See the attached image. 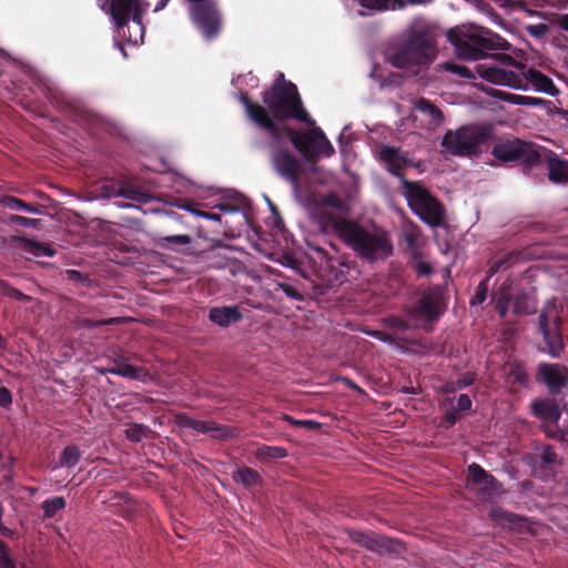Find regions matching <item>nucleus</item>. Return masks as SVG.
<instances>
[{
  "instance_id": "nucleus-1",
  "label": "nucleus",
  "mask_w": 568,
  "mask_h": 568,
  "mask_svg": "<svg viewBox=\"0 0 568 568\" xmlns=\"http://www.w3.org/2000/svg\"><path fill=\"white\" fill-rule=\"evenodd\" d=\"M239 101L244 108L245 115L257 128L267 132L271 136L268 143L270 158L273 168L294 189L298 187L301 178V163L284 142V132L281 125L274 124L266 115L261 104L253 102L246 92L239 94Z\"/></svg>"
},
{
  "instance_id": "nucleus-2",
  "label": "nucleus",
  "mask_w": 568,
  "mask_h": 568,
  "mask_svg": "<svg viewBox=\"0 0 568 568\" xmlns=\"http://www.w3.org/2000/svg\"><path fill=\"white\" fill-rule=\"evenodd\" d=\"M336 232L348 247L368 261L385 260L393 255L389 233L383 229L367 230L351 220H338Z\"/></svg>"
},
{
  "instance_id": "nucleus-3",
  "label": "nucleus",
  "mask_w": 568,
  "mask_h": 568,
  "mask_svg": "<svg viewBox=\"0 0 568 568\" xmlns=\"http://www.w3.org/2000/svg\"><path fill=\"white\" fill-rule=\"evenodd\" d=\"M436 54L434 31L423 23H415L389 61L396 68L407 69L417 74L422 67L428 65L436 58Z\"/></svg>"
},
{
  "instance_id": "nucleus-4",
  "label": "nucleus",
  "mask_w": 568,
  "mask_h": 568,
  "mask_svg": "<svg viewBox=\"0 0 568 568\" xmlns=\"http://www.w3.org/2000/svg\"><path fill=\"white\" fill-rule=\"evenodd\" d=\"M261 105L268 119L274 124L284 125L286 121L296 120L306 125H314L315 120L310 115L303 105L297 87L290 83L286 88L277 84L262 92Z\"/></svg>"
},
{
  "instance_id": "nucleus-5",
  "label": "nucleus",
  "mask_w": 568,
  "mask_h": 568,
  "mask_svg": "<svg viewBox=\"0 0 568 568\" xmlns=\"http://www.w3.org/2000/svg\"><path fill=\"white\" fill-rule=\"evenodd\" d=\"M447 39L455 47L457 55L465 60H480L486 58L489 51L506 49L509 45L500 36L481 27L449 29Z\"/></svg>"
},
{
  "instance_id": "nucleus-6",
  "label": "nucleus",
  "mask_w": 568,
  "mask_h": 568,
  "mask_svg": "<svg viewBox=\"0 0 568 568\" xmlns=\"http://www.w3.org/2000/svg\"><path fill=\"white\" fill-rule=\"evenodd\" d=\"M491 124L471 123L457 130H448L442 140V146L457 156H473L480 152V146L493 138Z\"/></svg>"
},
{
  "instance_id": "nucleus-7",
  "label": "nucleus",
  "mask_w": 568,
  "mask_h": 568,
  "mask_svg": "<svg viewBox=\"0 0 568 568\" xmlns=\"http://www.w3.org/2000/svg\"><path fill=\"white\" fill-rule=\"evenodd\" d=\"M403 194L410 211L424 223L439 227L445 222L443 204L420 183L404 180Z\"/></svg>"
},
{
  "instance_id": "nucleus-8",
  "label": "nucleus",
  "mask_w": 568,
  "mask_h": 568,
  "mask_svg": "<svg viewBox=\"0 0 568 568\" xmlns=\"http://www.w3.org/2000/svg\"><path fill=\"white\" fill-rule=\"evenodd\" d=\"M308 129L296 130L291 125H281L285 138H287L294 148L308 161H316L321 156L329 158L335 153V149L326 138L323 130L314 125Z\"/></svg>"
},
{
  "instance_id": "nucleus-9",
  "label": "nucleus",
  "mask_w": 568,
  "mask_h": 568,
  "mask_svg": "<svg viewBox=\"0 0 568 568\" xmlns=\"http://www.w3.org/2000/svg\"><path fill=\"white\" fill-rule=\"evenodd\" d=\"M491 58V62L476 64L479 77L497 85L520 87L525 65L506 53H496Z\"/></svg>"
},
{
  "instance_id": "nucleus-10",
  "label": "nucleus",
  "mask_w": 568,
  "mask_h": 568,
  "mask_svg": "<svg viewBox=\"0 0 568 568\" xmlns=\"http://www.w3.org/2000/svg\"><path fill=\"white\" fill-rule=\"evenodd\" d=\"M491 154L503 162H520L525 169H531L542 162V154L539 148L535 143L519 139L496 143Z\"/></svg>"
},
{
  "instance_id": "nucleus-11",
  "label": "nucleus",
  "mask_w": 568,
  "mask_h": 568,
  "mask_svg": "<svg viewBox=\"0 0 568 568\" xmlns=\"http://www.w3.org/2000/svg\"><path fill=\"white\" fill-rule=\"evenodd\" d=\"M444 296L440 292H428L409 313V323L397 321V326L406 329L409 326L424 327L426 324L437 320L444 312Z\"/></svg>"
},
{
  "instance_id": "nucleus-12",
  "label": "nucleus",
  "mask_w": 568,
  "mask_h": 568,
  "mask_svg": "<svg viewBox=\"0 0 568 568\" xmlns=\"http://www.w3.org/2000/svg\"><path fill=\"white\" fill-rule=\"evenodd\" d=\"M560 316L555 302H547L539 316V328L552 357H559L564 348L559 333Z\"/></svg>"
},
{
  "instance_id": "nucleus-13",
  "label": "nucleus",
  "mask_w": 568,
  "mask_h": 568,
  "mask_svg": "<svg viewBox=\"0 0 568 568\" xmlns=\"http://www.w3.org/2000/svg\"><path fill=\"white\" fill-rule=\"evenodd\" d=\"M190 18L207 41L215 39L222 29V18L214 3L192 4Z\"/></svg>"
},
{
  "instance_id": "nucleus-14",
  "label": "nucleus",
  "mask_w": 568,
  "mask_h": 568,
  "mask_svg": "<svg viewBox=\"0 0 568 568\" xmlns=\"http://www.w3.org/2000/svg\"><path fill=\"white\" fill-rule=\"evenodd\" d=\"M349 538L353 542L379 555H399L404 550V546L399 540H394L383 535L352 531L349 532Z\"/></svg>"
},
{
  "instance_id": "nucleus-15",
  "label": "nucleus",
  "mask_w": 568,
  "mask_h": 568,
  "mask_svg": "<svg viewBox=\"0 0 568 568\" xmlns=\"http://www.w3.org/2000/svg\"><path fill=\"white\" fill-rule=\"evenodd\" d=\"M378 158L385 164L387 171L400 180L403 187L404 180H406L403 171L407 166L419 168V163H414L406 152L396 146L383 145L379 149Z\"/></svg>"
},
{
  "instance_id": "nucleus-16",
  "label": "nucleus",
  "mask_w": 568,
  "mask_h": 568,
  "mask_svg": "<svg viewBox=\"0 0 568 568\" xmlns=\"http://www.w3.org/2000/svg\"><path fill=\"white\" fill-rule=\"evenodd\" d=\"M110 12L118 29L124 28L131 17L142 28L143 8L140 0H111Z\"/></svg>"
},
{
  "instance_id": "nucleus-17",
  "label": "nucleus",
  "mask_w": 568,
  "mask_h": 568,
  "mask_svg": "<svg viewBox=\"0 0 568 568\" xmlns=\"http://www.w3.org/2000/svg\"><path fill=\"white\" fill-rule=\"evenodd\" d=\"M468 469L470 475L469 487L478 493L480 499L487 500L500 493V487L496 479L479 465L471 464Z\"/></svg>"
},
{
  "instance_id": "nucleus-18",
  "label": "nucleus",
  "mask_w": 568,
  "mask_h": 568,
  "mask_svg": "<svg viewBox=\"0 0 568 568\" xmlns=\"http://www.w3.org/2000/svg\"><path fill=\"white\" fill-rule=\"evenodd\" d=\"M175 424L181 428L192 429L196 433L209 434L213 438L225 439L231 436V430L211 420H197L185 414H179L174 418Z\"/></svg>"
},
{
  "instance_id": "nucleus-19",
  "label": "nucleus",
  "mask_w": 568,
  "mask_h": 568,
  "mask_svg": "<svg viewBox=\"0 0 568 568\" xmlns=\"http://www.w3.org/2000/svg\"><path fill=\"white\" fill-rule=\"evenodd\" d=\"M538 377L551 393H558L568 382V369L559 364L542 363L538 366Z\"/></svg>"
},
{
  "instance_id": "nucleus-20",
  "label": "nucleus",
  "mask_w": 568,
  "mask_h": 568,
  "mask_svg": "<svg viewBox=\"0 0 568 568\" xmlns=\"http://www.w3.org/2000/svg\"><path fill=\"white\" fill-rule=\"evenodd\" d=\"M513 287L514 286H503L500 291V297L505 301V304L498 305L499 313L504 316L509 306L513 307L514 312L517 314H529L532 313L536 308L535 301L529 295H517L515 300H513Z\"/></svg>"
},
{
  "instance_id": "nucleus-21",
  "label": "nucleus",
  "mask_w": 568,
  "mask_h": 568,
  "mask_svg": "<svg viewBox=\"0 0 568 568\" xmlns=\"http://www.w3.org/2000/svg\"><path fill=\"white\" fill-rule=\"evenodd\" d=\"M531 408L534 415L546 425L548 434L550 429L557 428L561 420V414L558 404L554 399L536 400L531 404Z\"/></svg>"
},
{
  "instance_id": "nucleus-22",
  "label": "nucleus",
  "mask_w": 568,
  "mask_h": 568,
  "mask_svg": "<svg viewBox=\"0 0 568 568\" xmlns=\"http://www.w3.org/2000/svg\"><path fill=\"white\" fill-rule=\"evenodd\" d=\"M414 109L424 116V128L427 130H436L445 122L442 110L426 98L417 99Z\"/></svg>"
},
{
  "instance_id": "nucleus-23",
  "label": "nucleus",
  "mask_w": 568,
  "mask_h": 568,
  "mask_svg": "<svg viewBox=\"0 0 568 568\" xmlns=\"http://www.w3.org/2000/svg\"><path fill=\"white\" fill-rule=\"evenodd\" d=\"M542 151L547 155L549 180L555 183H568V161L560 160L552 153L548 154L545 149Z\"/></svg>"
},
{
  "instance_id": "nucleus-24",
  "label": "nucleus",
  "mask_w": 568,
  "mask_h": 568,
  "mask_svg": "<svg viewBox=\"0 0 568 568\" xmlns=\"http://www.w3.org/2000/svg\"><path fill=\"white\" fill-rule=\"evenodd\" d=\"M203 258H216L215 262L210 263V266L219 268L225 274L236 276L237 274L245 273V267L242 263L236 260L216 257L213 250L203 252Z\"/></svg>"
},
{
  "instance_id": "nucleus-25",
  "label": "nucleus",
  "mask_w": 568,
  "mask_h": 568,
  "mask_svg": "<svg viewBox=\"0 0 568 568\" xmlns=\"http://www.w3.org/2000/svg\"><path fill=\"white\" fill-rule=\"evenodd\" d=\"M525 78L535 87L536 90L540 92L550 95H555L557 93V89L552 80L537 69H528L525 73Z\"/></svg>"
},
{
  "instance_id": "nucleus-26",
  "label": "nucleus",
  "mask_w": 568,
  "mask_h": 568,
  "mask_svg": "<svg viewBox=\"0 0 568 568\" xmlns=\"http://www.w3.org/2000/svg\"><path fill=\"white\" fill-rule=\"evenodd\" d=\"M209 318L220 326H229L231 323L239 321L241 314L237 307L234 306L213 307L209 312Z\"/></svg>"
},
{
  "instance_id": "nucleus-27",
  "label": "nucleus",
  "mask_w": 568,
  "mask_h": 568,
  "mask_svg": "<svg viewBox=\"0 0 568 568\" xmlns=\"http://www.w3.org/2000/svg\"><path fill=\"white\" fill-rule=\"evenodd\" d=\"M18 246L23 250L26 253H29L36 257H42V256H53L55 254V250L43 242H37L33 240H29L26 237H18L17 239Z\"/></svg>"
},
{
  "instance_id": "nucleus-28",
  "label": "nucleus",
  "mask_w": 568,
  "mask_h": 568,
  "mask_svg": "<svg viewBox=\"0 0 568 568\" xmlns=\"http://www.w3.org/2000/svg\"><path fill=\"white\" fill-rule=\"evenodd\" d=\"M232 478L236 481L242 484L245 488H251L254 486L262 485V477L261 475L253 468L250 467H242L237 470L233 471Z\"/></svg>"
},
{
  "instance_id": "nucleus-29",
  "label": "nucleus",
  "mask_w": 568,
  "mask_h": 568,
  "mask_svg": "<svg viewBox=\"0 0 568 568\" xmlns=\"http://www.w3.org/2000/svg\"><path fill=\"white\" fill-rule=\"evenodd\" d=\"M517 258V254L510 252L491 261L487 271V276L481 280L479 284H486L494 274L509 268Z\"/></svg>"
},
{
  "instance_id": "nucleus-30",
  "label": "nucleus",
  "mask_w": 568,
  "mask_h": 568,
  "mask_svg": "<svg viewBox=\"0 0 568 568\" xmlns=\"http://www.w3.org/2000/svg\"><path fill=\"white\" fill-rule=\"evenodd\" d=\"M0 204L12 211H24L27 213H39V209L30 203L12 195H1Z\"/></svg>"
},
{
  "instance_id": "nucleus-31",
  "label": "nucleus",
  "mask_w": 568,
  "mask_h": 568,
  "mask_svg": "<svg viewBox=\"0 0 568 568\" xmlns=\"http://www.w3.org/2000/svg\"><path fill=\"white\" fill-rule=\"evenodd\" d=\"M287 456V450L281 446L262 445L255 450V457L262 462L282 459Z\"/></svg>"
},
{
  "instance_id": "nucleus-32",
  "label": "nucleus",
  "mask_w": 568,
  "mask_h": 568,
  "mask_svg": "<svg viewBox=\"0 0 568 568\" xmlns=\"http://www.w3.org/2000/svg\"><path fill=\"white\" fill-rule=\"evenodd\" d=\"M420 231L416 225H410L403 232V239L406 244V251L409 252L410 255L420 253L419 251V237Z\"/></svg>"
},
{
  "instance_id": "nucleus-33",
  "label": "nucleus",
  "mask_w": 568,
  "mask_h": 568,
  "mask_svg": "<svg viewBox=\"0 0 568 568\" xmlns=\"http://www.w3.org/2000/svg\"><path fill=\"white\" fill-rule=\"evenodd\" d=\"M408 265L419 277H426L433 273L432 264L423 257L422 253L410 255Z\"/></svg>"
},
{
  "instance_id": "nucleus-34",
  "label": "nucleus",
  "mask_w": 568,
  "mask_h": 568,
  "mask_svg": "<svg viewBox=\"0 0 568 568\" xmlns=\"http://www.w3.org/2000/svg\"><path fill=\"white\" fill-rule=\"evenodd\" d=\"M80 458L81 452L77 446H67L61 453L58 466L71 468L79 463Z\"/></svg>"
},
{
  "instance_id": "nucleus-35",
  "label": "nucleus",
  "mask_w": 568,
  "mask_h": 568,
  "mask_svg": "<svg viewBox=\"0 0 568 568\" xmlns=\"http://www.w3.org/2000/svg\"><path fill=\"white\" fill-rule=\"evenodd\" d=\"M65 507V500L61 496H55L50 499L44 500L41 504V509L43 510L44 518H52L55 514L62 510Z\"/></svg>"
},
{
  "instance_id": "nucleus-36",
  "label": "nucleus",
  "mask_w": 568,
  "mask_h": 568,
  "mask_svg": "<svg viewBox=\"0 0 568 568\" xmlns=\"http://www.w3.org/2000/svg\"><path fill=\"white\" fill-rule=\"evenodd\" d=\"M111 374H115L122 377L138 379L140 378V371L126 363L116 362L114 366L109 369Z\"/></svg>"
},
{
  "instance_id": "nucleus-37",
  "label": "nucleus",
  "mask_w": 568,
  "mask_h": 568,
  "mask_svg": "<svg viewBox=\"0 0 568 568\" xmlns=\"http://www.w3.org/2000/svg\"><path fill=\"white\" fill-rule=\"evenodd\" d=\"M119 253H114V261L118 264H131L133 260L136 257L138 251L128 246L126 244H120L118 247Z\"/></svg>"
},
{
  "instance_id": "nucleus-38",
  "label": "nucleus",
  "mask_w": 568,
  "mask_h": 568,
  "mask_svg": "<svg viewBox=\"0 0 568 568\" xmlns=\"http://www.w3.org/2000/svg\"><path fill=\"white\" fill-rule=\"evenodd\" d=\"M149 428L141 424H130L125 428V436L132 442H141L148 437Z\"/></svg>"
},
{
  "instance_id": "nucleus-39",
  "label": "nucleus",
  "mask_w": 568,
  "mask_h": 568,
  "mask_svg": "<svg viewBox=\"0 0 568 568\" xmlns=\"http://www.w3.org/2000/svg\"><path fill=\"white\" fill-rule=\"evenodd\" d=\"M191 242L189 235H170L160 239V244L166 248H176L179 246L186 245Z\"/></svg>"
},
{
  "instance_id": "nucleus-40",
  "label": "nucleus",
  "mask_w": 568,
  "mask_h": 568,
  "mask_svg": "<svg viewBox=\"0 0 568 568\" xmlns=\"http://www.w3.org/2000/svg\"><path fill=\"white\" fill-rule=\"evenodd\" d=\"M444 69L464 79H476L475 71L465 65H459L454 62H446L444 64Z\"/></svg>"
},
{
  "instance_id": "nucleus-41",
  "label": "nucleus",
  "mask_w": 568,
  "mask_h": 568,
  "mask_svg": "<svg viewBox=\"0 0 568 568\" xmlns=\"http://www.w3.org/2000/svg\"><path fill=\"white\" fill-rule=\"evenodd\" d=\"M72 120L80 125H91L99 122V118L97 114H93L85 110H75L72 115Z\"/></svg>"
},
{
  "instance_id": "nucleus-42",
  "label": "nucleus",
  "mask_w": 568,
  "mask_h": 568,
  "mask_svg": "<svg viewBox=\"0 0 568 568\" xmlns=\"http://www.w3.org/2000/svg\"><path fill=\"white\" fill-rule=\"evenodd\" d=\"M283 419L285 422L290 423L291 425H294V426H297V427H304V428L312 429V430L318 429L321 427L320 423H317L315 420H312V419L300 420V419L293 418L290 415H284Z\"/></svg>"
},
{
  "instance_id": "nucleus-43",
  "label": "nucleus",
  "mask_w": 568,
  "mask_h": 568,
  "mask_svg": "<svg viewBox=\"0 0 568 568\" xmlns=\"http://www.w3.org/2000/svg\"><path fill=\"white\" fill-rule=\"evenodd\" d=\"M362 7L372 10H383L387 8L388 0H359Z\"/></svg>"
},
{
  "instance_id": "nucleus-44",
  "label": "nucleus",
  "mask_w": 568,
  "mask_h": 568,
  "mask_svg": "<svg viewBox=\"0 0 568 568\" xmlns=\"http://www.w3.org/2000/svg\"><path fill=\"white\" fill-rule=\"evenodd\" d=\"M63 280L72 281V282H80L82 284L87 282V284H91V281L87 280V277H84V275L77 270L65 271V277Z\"/></svg>"
},
{
  "instance_id": "nucleus-45",
  "label": "nucleus",
  "mask_w": 568,
  "mask_h": 568,
  "mask_svg": "<svg viewBox=\"0 0 568 568\" xmlns=\"http://www.w3.org/2000/svg\"><path fill=\"white\" fill-rule=\"evenodd\" d=\"M120 194L135 201H140L143 197V193L135 187H122Z\"/></svg>"
},
{
  "instance_id": "nucleus-46",
  "label": "nucleus",
  "mask_w": 568,
  "mask_h": 568,
  "mask_svg": "<svg viewBox=\"0 0 568 568\" xmlns=\"http://www.w3.org/2000/svg\"><path fill=\"white\" fill-rule=\"evenodd\" d=\"M514 103L523 104V105H537L540 103V100L531 97H524V95H513V99L510 100Z\"/></svg>"
},
{
  "instance_id": "nucleus-47",
  "label": "nucleus",
  "mask_w": 568,
  "mask_h": 568,
  "mask_svg": "<svg viewBox=\"0 0 568 568\" xmlns=\"http://www.w3.org/2000/svg\"><path fill=\"white\" fill-rule=\"evenodd\" d=\"M3 294L9 297L17 298L20 301H29L31 298L30 296L23 294L22 292L14 288L13 286H6Z\"/></svg>"
},
{
  "instance_id": "nucleus-48",
  "label": "nucleus",
  "mask_w": 568,
  "mask_h": 568,
  "mask_svg": "<svg viewBox=\"0 0 568 568\" xmlns=\"http://www.w3.org/2000/svg\"><path fill=\"white\" fill-rule=\"evenodd\" d=\"M10 222L18 224L20 226L28 227V226H34L37 221L33 219H30V217L21 216V215H11Z\"/></svg>"
},
{
  "instance_id": "nucleus-49",
  "label": "nucleus",
  "mask_w": 568,
  "mask_h": 568,
  "mask_svg": "<svg viewBox=\"0 0 568 568\" xmlns=\"http://www.w3.org/2000/svg\"><path fill=\"white\" fill-rule=\"evenodd\" d=\"M471 408V400L468 395L462 394L457 399L456 409L465 412Z\"/></svg>"
},
{
  "instance_id": "nucleus-50",
  "label": "nucleus",
  "mask_w": 568,
  "mask_h": 568,
  "mask_svg": "<svg viewBox=\"0 0 568 568\" xmlns=\"http://www.w3.org/2000/svg\"><path fill=\"white\" fill-rule=\"evenodd\" d=\"M283 292L291 298L302 301L303 294L298 291L297 286H281Z\"/></svg>"
},
{
  "instance_id": "nucleus-51",
  "label": "nucleus",
  "mask_w": 568,
  "mask_h": 568,
  "mask_svg": "<svg viewBox=\"0 0 568 568\" xmlns=\"http://www.w3.org/2000/svg\"><path fill=\"white\" fill-rule=\"evenodd\" d=\"M557 459V455L556 453L550 448V447H546L542 453H541V460L544 464L548 465V464H552L555 463Z\"/></svg>"
},
{
  "instance_id": "nucleus-52",
  "label": "nucleus",
  "mask_w": 568,
  "mask_h": 568,
  "mask_svg": "<svg viewBox=\"0 0 568 568\" xmlns=\"http://www.w3.org/2000/svg\"><path fill=\"white\" fill-rule=\"evenodd\" d=\"M12 403V396L8 388L0 387V406L7 407Z\"/></svg>"
},
{
  "instance_id": "nucleus-53",
  "label": "nucleus",
  "mask_w": 568,
  "mask_h": 568,
  "mask_svg": "<svg viewBox=\"0 0 568 568\" xmlns=\"http://www.w3.org/2000/svg\"><path fill=\"white\" fill-rule=\"evenodd\" d=\"M487 297V291L486 287L478 286V290L474 297L471 298L470 303L471 305L481 304Z\"/></svg>"
},
{
  "instance_id": "nucleus-54",
  "label": "nucleus",
  "mask_w": 568,
  "mask_h": 568,
  "mask_svg": "<svg viewBox=\"0 0 568 568\" xmlns=\"http://www.w3.org/2000/svg\"><path fill=\"white\" fill-rule=\"evenodd\" d=\"M489 516L494 519V520H508L510 521V515L505 513L503 509L500 508H493L489 513Z\"/></svg>"
},
{
  "instance_id": "nucleus-55",
  "label": "nucleus",
  "mask_w": 568,
  "mask_h": 568,
  "mask_svg": "<svg viewBox=\"0 0 568 568\" xmlns=\"http://www.w3.org/2000/svg\"><path fill=\"white\" fill-rule=\"evenodd\" d=\"M122 321H123V318H121V317H112L106 321H97V322L88 321V325L89 326L111 325V324H118Z\"/></svg>"
},
{
  "instance_id": "nucleus-56",
  "label": "nucleus",
  "mask_w": 568,
  "mask_h": 568,
  "mask_svg": "<svg viewBox=\"0 0 568 568\" xmlns=\"http://www.w3.org/2000/svg\"><path fill=\"white\" fill-rule=\"evenodd\" d=\"M513 374H514L515 379H516L518 383H520V384L526 383V382H527V379H528V375H527V373H526L524 369L519 368V367H518V368H516V369L513 372Z\"/></svg>"
},
{
  "instance_id": "nucleus-57",
  "label": "nucleus",
  "mask_w": 568,
  "mask_h": 568,
  "mask_svg": "<svg viewBox=\"0 0 568 568\" xmlns=\"http://www.w3.org/2000/svg\"><path fill=\"white\" fill-rule=\"evenodd\" d=\"M196 214L199 216H202L204 219H207V220H213V221H221V216L216 213H212V212H206V211H196Z\"/></svg>"
},
{
  "instance_id": "nucleus-58",
  "label": "nucleus",
  "mask_w": 568,
  "mask_h": 568,
  "mask_svg": "<svg viewBox=\"0 0 568 568\" xmlns=\"http://www.w3.org/2000/svg\"><path fill=\"white\" fill-rule=\"evenodd\" d=\"M0 568H17L11 557L0 556Z\"/></svg>"
},
{
  "instance_id": "nucleus-59",
  "label": "nucleus",
  "mask_w": 568,
  "mask_h": 568,
  "mask_svg": "<svg viewBox=\"0 0 568 568\" xmlns=\"http://www.w3.org/2000/svg\"><path fill=\"white\" fill-rule=\"evenodd\" d=\"M290 83H292L291 81H287L285 80L284 78V74L283 73H280L277 75V78L275 79L274 83L273 84H277L280 87H283V88H286V85H288Z\"/></svg>"
},
{
  "instance_id": "nucleus-60",
  "label": "nucleus",
  "mask_w": 568,
  "mask_h": 568,
  "mask_svg": "<svg viewBox=\"0 0 568 568\" xmlns=\"http://www.w3.org/2000/svg\"><path fill=\"white\" fill-rule=\"evenodd\" d=\"M445 419L449 425H454L457 419L456 413H454V412L447 413L445 416Z\"/></svg>"
},
{
  "instance_id": "nucleus-61",
  "label": "nucleus",
  "mask_w": 568,
  "mask_h": 568,
  "mask_svg": "<svg viewBox=\"0 0 568 568\" xmlns=\"http://www.w3.org/2000/svg\"><path fill=\"white\" fill-rule=\"evenodd\" d=\"M0 556L10 557L9 548L8 546L0 540Z\"/></svg>"
},
{
  "instance_id": "nucleus-62",
  "label": "nucleus",
  "mask_w": 568,
  "mask_h": 568,
  "mask_svg": "<svg viewBox=\"0 0 568 568\" xmlns=\"http://www.w3.org/2000/svg\"><path fill=\"white\" fill-rule=\"evenodd\" d=\"M220 209H221V211H223V212H235V211H237V210H239V207H237V206H234V205H231V204H222V205L220 206Z\"/></svg>"
},
{
  "instance_id": "nucleus-63",
  "label": "nucleus",
  "mask_w": 568,
  "mask_h": 568,
  "mask_svg": "<svg viewBox=\"0 0 568 568\" xmlns=\"http://www.w3.org/2000/svg\"><path fill=\"white\" fill-rule=\"evenodd\" d=\"M560 26L564 30L568 31V13L560 18Z\"/></svg>"
},
{
  "instance_id": "nucleus-64",
  "label": "nucleus",
  "mask_w": 568,
  "mask_h": 568,
  "mask_svg": "<svg viewBox=\"0 0 568 568\" xmlns=\"http://www.w3.org/2000/svg\"><path fill=\"white\" fill-rule=\"evenodd\" d=\"M168 0H161L158 6L155 7V11L164 8L165 3H166Z\"/></svg>"
}]
</instances>
